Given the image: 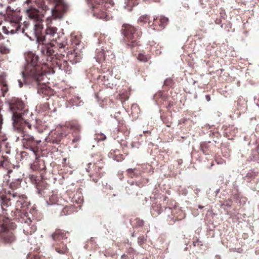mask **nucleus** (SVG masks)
<instances>
[{"mask_svg":"<svg viewBox=\"0 0 259 259\" xmlns=\"http://www.w3.org/2000/svg\"><path fill=\"white\" fill-rule=\"evenodd\" d=\"M196 193H198L200 191V189L197 188L196 189Z\"/></svg>","mask_w":259,"mask_h":259,"instance_id":"obj_52","label":"nucleus"},{"mask_svg":"<svg viewBox=\"0 0 259 259\" xmlns=\"http://www.w3.org/2000/svg\"><path fill=\"white\" fill-rule=\"evenodd\" d=\"M67 9V5L62 1L58 0L50 10L52 15L55 18L61 19Z\"/></svg>","mask_w":259,"mask_h":259,"instance_id":"obj_6","label":"nucleus"},{"mask_svg":"<svg viewBox=\"0 0 259 259\" xmlns=\"http://www.w3.org/2000/svg\"><path fill=\"white\" fill-rule=\"evenodd\" d=\"M145 241V238L144 236H141L138 238V242L140 245H142L143 243H144Z\"/></svg>","mask_w":259,"mask_h":259,"instance_id":"obj_30","label":"nucleus"},{"mask_svg":"<svg viewBox=\"0 0 259 259\" xmlns=\"http://www.w3.org/2000/svg\"><path fill=\"white\" fill-rule=\"evenodd\" d=\"M93 181L95 183H97V182H98V179H93Z\"/></svg>","mask_w":259,"mask_h":259,"instance_id":"obj_51","label":"nucleus"},{"mask_svg":"<svg viewBox=\"0 0 259 259\" xmlns=\"http://www.w3.org/2000/svg\"><path fill=\"white\" fill-rule=\"evenodd\" d=\"M201 2H202V0H200V3L201 4H202Z\"/></svg>","mask_w":259,"mask_h":259,"instance_id":"obj_59","label":"nucleus"},{"mask_svg":"<svg viewBox=\"0 0 259 259\" xmlns=\"http://www.w3.org/2000/svg\"><path fill=\"white\" fill-rule=\"evenodd\" d=\"M53 143H56L57 144H59L60 143V140H53Z\"/></svg>","mask_w":259,"mask_h":259,"instance_id":"obj_42","label":"nucleus"},{"mask_svg":"<svg viewBox=\"0 0 259 259\" xmlns=\"http://www.w3.org/2000/svg\"><path fill=\"white\" fill-rule=\"evenodd\" d=\"M93 15L94 16L97 17V18L104 20L106 21L109 19V16L103 11H100L98 12H94Z\"/></svg>","mask_w":259,"mask_h":259,"instance_id":"obj_17","label":"nucleus"},{"mask_svg":"<svg viewBox=\"0 0 259 259\" xmlns=\"http://www.w3.org/2000/svg\"><path fill=\"white\" fill-rule=\"evenodd\" d=\"M26 220L24 221V222L28 224V225H30L31 223V220L30 219V218L28 217V215H26Z\"/></svg>","mask_w":259,"mask_h":259,"instance_id":"obj_34","label":"nucleus"},{"mask_svg":"<svg viewBox=\"0 0 259 259\" xmlns=\"http://www.w3.org/2000/svg\"><path fill=\"white\" fill-rule=\"evenodd\" d=\"M18 83H19V86L20 88H22L23 87V83L25 84L24 82V80H23V81H22L21 80L18 79Z\"/></svg>","mask_w":259,"mask_h":259,"instance_id":"obj_38","label":"nucleus"},{"mask_svg":"<svg viewBox=\"0 0 259 259\" xmlns=\"http://www.w3.org/2000/svg\"><path fill=\"white\" fill-rule=\"evenodd\" d=\"M257 172L255 171H251L246 175L245 178L248 182H249L254 179L255 177L257 176Z\"/></svg>","mask_w":259,"mask_h":259,"instance_id":"obj_21","label":"nucleus"},{"mask_svg":"<svg viewBox=\"0 0 259 259\" xmlns=\"http://www.w3.org/2000/svg\"><path fill=\"white\" fill-rule=\"evenodd\" d=\"M198 208H200V209H202V208L204 207V206H203L201 205H199L198 206Z\"/></svg>","mask_w":259,"mask_h":259,"instance_id":"obj_50","label":"nucleus"},{"mask_svg":"<svg viewBox=\"0 0 259 259\" xmlns=\"http://www.w3.org/2000/svg\"><path fill=\"white\" fill-rule=\"evenodd\" d=\"M27 36L29 38V39L33 40L31 37L29 36L28 35H27Z\"/></svg>","mask_w":259,"mask_h":259,"instance_id":"obj_55","label":"nucleus"},{"mask_svg":"<svg viewBox=\"0 0 259 259\" xmlns=\"http://www.w3.org/2000/svg\"><path fill=\"white\" fill-rule=\"evenodd\" d=\"M96 49L95 51V58L97 62H101L102 60H105L106 57V53L103 47H100Z\"/></svg>","mask_w":259,"mask_h":259,"instance_id":"obj_9","label":"nucleus"},{"mask_svg":"<svg viewBox=\"0 0 259 259\" xmlns=\"http://www.w3.org/2000/svg\"><path fill=\"white\" fill-rule=\"evenodd\" d=\"M173 81L170 78H167L164 81L163 85L165 86L171 87Z\"/></svg>","mask_w":259,"mask_h":259,"instance_id":"obj_24","label":"nucleus"},{"mask_svg":"<svg viewBox=\"0 0 259 259\" xmlns=\"http://www.w3.org/2000/svg\"><path fill=\"white\" fill-rule=\"evenodd\" d=\"M129 184H131V186L134 185L135 184V182L132 181V182H128Z\"/></svg>","mask_w":259,"mask_h":259,"instance_id":"obj_45","label":"nucleus"},{"mask_svg":"<svg viewBox=\"0 0 259 259\" xmlns=\"http://www.w3.org/2000/svg\"><path fill=\"white\" fill-rule=\"evenodd\" d=\"M11 200L12 199L8 198L6 195H2L0 196V205L3 211H7V209L5 208V207L7 208L9 206H11Z\"/></svg>","mask_w":259,"mask_h":259,"instance_id":"obj_10","label":"nucleus"},{"mask_svg":"<svg viewBox=\"0 0 259 259\" xmlns=\"http://www.w3.org/2000/svg\"><path fill=\"white\" fill-rule=\"evenodd\" d=\"M103 78H104V79L105 81H106V79H107V81L109 80L108 77H107V78H106V77L105 76H104Z\"/></svg>","mask_w":259,"mask_h":259,"instance_id":"obj_48","label":"nucleus"},{"mask_svg":"<svg viewBox=\"0 0 259 259\" xmlns=\"http://www.w3.org/2000/svg\"><path fill=\"white\" fill-rule=\"evenodd\" d=\"M56 65L59 69L64 70L65 73L68 74L71 73V67L68 65L67 61H64L63 63L57 62Z\"/></svg>","mask_w":259,"mask_h":259,"instance_id":"obj_12","label":"nucleus"},{"mask_svg":"<svg viewBox=\"0 0 259 259\" xmlns=\"http://www.w3.org/2000/svg\"><path fill=\"white\" fill-rule=\"evenodd\" d=\"M24 141L23 142L24 148L32 151L34 154H36L37 150H36V146L40 141H35L33 137H29L28 138H24Z\"/></svg>","mask_w":259,"mask_h":259,"instance_id":"obj_7","label":"nucleus"},{"mask_svg":"<svg viewBox=\"0 0 259 259\" xmlns=\"http://www.w3.org/2000/svg\"><path fill=\"white\" fill-rule=\"evenodd\" d=\"M138 22L139 24H145L148 22L149 25H151L152 23L149 20V17L147 15H143L140 16L138 19Z\"/></svg>","mask_w":259,"mask_h":259,"instance_id":"obj_19","label":"nucleus"},{"mask_svg":"<svg viewBox=\"0 0 259 259\" xmlns=\"http://www.w3.org/2000/svg\"><path fill=\"white\" fill-rule=\"evenodd\" d=\"M13 105L14 106H12L11 109L16 110L15 111H13L12 117L14 127L15 126V124L21 126L24 123L29 128H31V125L23 118V114H24V113H20L17 111V110L20 111L24 108V103L21 100H18Z\"/></svg>","mask_w":259,"mask_h":259,"instance_id":"obj_4","label":"nucleus"},{"mask_svg":"<svg viewBox=\"0 0 259 259\" xmlns=\"http://www.w3.org/2000/svg\"><path fill=\"white\" fill-rule=\"evenodd\" d=\"M187 248H187V247H186L185 248V249H184V250H186L187 249Z\"/></svg>","mask_w":259,"mask_h":259,"instance_id":"obj_58","label":"nucleus"},{"mask_svg":"<svg viewBox=\"0 0 259 259\" xmlns=\"http://www.w3.org/2000/svg\"><path fill=\"white\" fill-rule=\"evenodd\" d=\"M109 87L110 88H112V86H111V85H109Z\"/></svg>","mask_w":259,"mask_h":259,"instance_id":"obj_60","label":"nucleus"},{"mask_svg":"<svg viewBox=\"0 0 259 259\" xmlns=\"http://www.w3.org/2000/svg\"><path fill=\"white\" fill-rule=\"evenodd\" d=\"M23 205V202L20 199H17L16 200V207L18 208H22Z\"/></svg>","mask_w":259,"mask_h":259,"instance_id":"obj_25","label":"nucleus"},{"mask_svg":"<svg viewBox=\"0 0 259 259\" xmlns=\"http://www.w3.org/2000/svg\"><path fill=\"white\" fill-rule=\"evenodd\" d=\"M232 202L231 200L228 199L226 201L225 205L228 207H230L232 205Z\"/></svg>","mask_w":259,"mask_h":259,"instance_id":"obj_32","label":"nucleus"},{"mask_svg":"<svg viewBox=\"0 0 259 259\" xmlns=\"http://www.w3.org/2000/svg\"><path fill=\"white\" fill-rule=\"evenodd\" d=\"M42 45L40 48L41 54L47 56V61H54V60L60 59L64 56V55L58 54L54 50L56 48H54V45L52 43L49 42H41Z\"/></svg>","mask_w":259,"mask_h":259,"instance_id":"obj_5","label":"nucleus"},{"mask_svg":"<svg viewBox=\"0 0 259 259\" xmlns=\"http://www.w3.org/2000/svg\"><path fill=\"white\" fill-rule=\"evenodd\" d=\"M34 259H40V257L39 256H38L37 255H34Z\"/></svg>","mask_w":259,"mask_h":259,"instance_id":"obj_49","label":"nucleus"},{"mask_svg":"<svg viewBox=\"0 0 259 259\" xmlns=\"http://www.w3.org/2000/svg\"><path fill=\"white\" fill-rule=\"evenodd\" d=\"M218 21H219V22H220V21H221V20L220 19V20H219Z\"/></svg>","mask_w":259,"mask_h":259,"instance_id":"obj_63","label":"nucleus"},{"mask_svg":"<svg viewBox=\"0 0 259 259\" xmlns=\"http://www.w3.org/2000/svg\"><path fill=\"white\" fill-rule=\"evenodd\" d=\"M136 224L137 226L140 227H142L144 225V221L143 220H141L139 219H136Z\"/></svg>","mask_w":259,"mask_h":259,"instance_id":"obj_31","label":"nucleus"},{"mask_svg":"<svg viewBox=\"0 0 259 259\" xmlns=\"http://www.w3.org/2000/svg\"><path fill=\"white\" fill-rule=\"evenodd\" d=\"M154 20L157 21L160 27L162 28H165L169 22V19L163 15H160L159 17L154 18Z\"/></svg>","mask_w":259,"mask_h":259,"instance_id":"obj_14","label":"nucleus"},{"mask_svg":"<svg viewBox=\"0 0 259 259\" xmlns=\"http://www.w3.org/2000/svg\"><path fill=\"white\" fill-rule=\"evenodd\" d=\"M120 32L123 36L122 41L127 48L134 50L135 47L139 45L138 39L140 34L135 27L124 23L122 25Z\"/></svg>","mask_w":259,"mask_h":259,"instance_id":"obj_3","label":"nucleus"},{"mask_svg":"<svg viewBox=\"0 0 259 259\" xmlns=\"http://www.w3.org/2000/svg\"><path fill=\"white\" fill-rule=\"evenodd\" d=\"M212 165H213V163H211V166H212Z\"/></svg>","mask_w":259,"mask_h":259,"instance_id":"obj_61","label":"nucleus"},{"mask_svg":"<svg viewBox=\"0 0 259 259\" xmlns=\"http://www.w3.org/2000/svg\"><path fill=\"white\" fill-rule=\"evenodd\" d=\"M48 10H50V9L44 2H41L37 8H34L29 10V18L36 22L34 25V34L36 42L39 44L40 42L56 40L58 37L57 29L56 27H48L45 34L42 32L43 25L41 18L44 17Z\"/></svg>","mask_w":259,"mask_h":259,"instance_id":"obj_2","label":"nucleus"},{"mask_svg":"<svg viewBox=\"0 0 259 259\" xmlns=\"http://www.w3.org/2000/svg\"><path fill=\"white\" fill-rule=\"evenodd\" d=\"M162 92H161V91H159L158 92V93H157L156 94H155V95H153V100H156L158 98H160L162 97Z\"/></svg>","mask_w":259,"mask_h":259,"instance_id":"obj_26","label":"nucleus"},{"mask_svg":"<svg viewBox=\"0 0 259 259\" xmlns=\"http://www.w3.org/2000/svg\"><path fill=\"white\" fill-rule=\"evenodd\" d=\"M256 105L259 108V104H256Z\"/></svg>","mask_w":259,"mask_h":259,"instance_id":"obj_57","label":"nucleus"},{"mask_svg":"<svg viewBox=\"0 0 259 259\" xmlns=\"http://www.w3.org/2000/svg\"><path fill=\"white\" fill-rule=\"evenodd\" d=\"M0 238L2 242L6 245H11L16 241L15 235L10 231H6L1 233Z\"/></svg>","mask_w":259,"mask_h":259,"instance_id":"obj_8","label":"nucleus"},{"mask_svg":"<svg viewBox=\"0 0 259 259\" xmlns=\"http://www.w3.org/2000/svg\"><path fill=\"white\" fill-rule=\"evenodd\" d=\"M12 196L14 199H16V200L18 198L21 199L20 196L17 193H13L12 194Z\"/></svg>","mask_w":259,"mask_h":259,"instance_id":"obj_35","label":"nucleus"},{"mask_svg":"<svg viewBox=\"0 0 259 259\" xmlns=\"http://www.w3.org/2000/svg\"><path fill=\"white\" fill-rule=\"evenodd\" d=\"M12 23H13V22H12ZM14 23L16 25L15 30L17 33L21 30V25L20 23L17 22H14Z\"/></svg>","mask_w":259,"mask_h":259,"instance_id":"obj_29","label":"nucleus"},{"mask_svg":"<svg viewBox=\"0 0 259 259\" xmlns=\"http://www.w3.org/2000/svg\"><path fill=\"white\" fill-rule=\"evenodd\" d=\"M0 82L3 83L2 91L3 96L4 97L5 93H7L8 91V88L7 84L5 82V80L4 79L3 75L0 76Z\"/></svg>","mask_w":259,"mask_h":259,"instance_id":"obj_20","label":"nucleus"},{"mask_svg":"<svg viewBox=\"0 0 259 259\" xmlns=\"http://www.w3.org/2000/svg\"><path fill=\"white\" fill-rule=\"evenodd\" d=\"M126 257H127V255L125 254H122L121 256V259H126Z\"/></svg>","mask_w":259,"mask_h":259,"instance_id":"obj_44","label":"nucleus"},{"mask_svg":"<svg viewBox=\"0 0 259 259\" xmlns=\"http://www.w3.org/2000/svg\"><path fill=\"white\" fill-rule=\"evenodd\" d=\"M135 185H136V186H137L140 188L144 186L143 182H142L141 181H136Z\"/></svg>","mask_w":259,"mask_h":259,"instance_id":"obj_36","label":"nucleus"},{"mask_svg":"<svg viewBox=\"0 0 259 259\" xmlns=\"http://www.w3.org/2000/svg\"><path fill=\"white\" fill-rule=\"evenodd\" d=\"M136 170V169L129 168L127 170V174L132 177V175H133L134 171Z\"/></svg>","mask_w":259,"mask_h":259,"instance_id":"obj_37","label":"nucleus"},{"mask_svg":"<svg viewBox=\"0 0 259 259\" xmlns=\"http://www.w3.org/2000/svg\"><path fill=\"white\" fill-rule=\"evenodd\" d=\"M81 138L80 136H76L72 139L73 143H76L80 141Z\"/></svg>","mask_w":259,"mask_h":259,"instance_id":"obj_33","label":"nucleus"},{"mask_svg":"<svg viewBox=\"0 0 259 259\" xmlns=\"http://www.w3.org/2000/svg\"><path fill=\"white\" fill-rule=\"evenodd\" d=\"M216 23H219V21H218V22H217V21H216Z\"/></svg>","mask_w":259,"mask_h":259,"instance_id":"obj_62","label":"nucleus"},{"mask_svg":"<svg viewBox=\"0 0 259 259\" xmlns=\"http://www.w3.org/2000/svg\"><path fill=\"white\" fill-rule=\"evenodd\" d=\"M55 249L57 252L60 254H65L67 252V248L66 245L63 244L62 248L56 247Z\"/></svg>","mask_w":259,"mask_h":259,"instance_id":"obj_22","label":"nucleus"},{"mask_svg":"<svg viewBox=\"0 0 259 259\" xmlns=\"http://www.w3.org/2000/svg\"><path fill=\"white\" fill-rule=\"evenodd\" d=\"M4 33H5L6 34H9V31L8 30H4Z\"/></svg>","mask_w":259,"mask_h":259,"instance_id":"obj_46","label":"nucleus"},{"mask_svg":"<svg viewBox=\"0 0 259 259\" xmlns=\"http://www.w3.org/2000/svg\"><path fill=\"white\" fill-rule=\"evenodd\" d=\"M198 242V240L196 241H193V245L194 246H196L197 245V243Z\"/></svg>","mask_w":259,"mask_h":259,"instance_id":"obj_47","label":"nucleus"},{"mask_svg":"<svg viewBox=\"0 0 259 259\" xmlns=\"http://www.w3.org/2000/svg\"><path fill=\"white\" fill-rule=\"evenodd\" d=\"M105 0H87V2L92 9L97 8L98 6L104 4Z\"/></svg>","mask_w":259,"mask_h":259,"instance_id":"obj_15","label":"nucleus"},{"mask_svg":"<svg viewBox=\"0 0 259 259\" xmlns=\"http://www.w3.org/2000/svg\"><path fill=\"white\" fill-rule=\"evenodd\" d=\"M39 57L30 53L26 57V65L21 72L22 78L25 84L36 87L37 92L39 95H48L49 90L45 83H41L46 75L41 67L38 64Z\"/></svg>","mask_w":259,"mask_h":259,"instance_id":"obj_1","label":"nucleus"},{"mask_svg":"<svg viewBox=\"0 0 259 259\" xmlns=\"http://www.w3.org/2000/svg\"><path fill=\"white\" fill-rule=\"evenodd\" d=\"M109 74H112V71L108 70Z\"/></svg>","mask_w":259,"mask_h":259,"instance_id":"obj_53","label":"nucleus"},{"mask_svg":"<svg viewBox=\"0 0 259 259\" xmlns=\"http://www.w3.org/2000/svg\"><path fill=\"white\" fill-rule=\"evenodd\" d=\"M205 99L207 102H209L211 100V98L209 95H205Z\"/></svg>","mask_w":259,"mask_h":259,"instance_id":"obj_41","label":"nucleus"},{"mask_svg":"<svg viewBox=\"0 0 259 259\" xmlns=\"http://www.w3.org/2000/svg\"><path fill=\"white\" fill-rule=\"evenodd\" d=\"M66 234L67 233L64 232L60 230H57L52 234V237L54 240L65 239L67 238Z\"/></svg>","mask_w":259,"mask_h":259,"instance_id":"obj_13","label":"nucleus"},{"mask_svg":"<svg viewBox=\"0 0 259 259\" xmlns=\"http://www.w3.org/2000/svg\"><path fill=\"white\" fill-rule=\"evenodd\" d=\"M68 57L69 61L72 64H75L79 62L81 58L80 54L74 51L68 53Z\"/></svg>","mask_w":259,"mask_h":259,"instance_id":"obj_11","label":"nucleus"},{"mask_svg":"<svg viewBox=\"0 0 259 259\" xmlns=\"http://www.w3.org/2000/svg\"><path fill=\"white\" fill-rule=\"evenodd\" d=\"M22 33H24V30L23 29L22 30Z\"/></svg>","mask_w":259,"mask_h":259,"instance_id":"obj_56","label":"nucleus"},{"mask_svg":"<svg viewBox=\"0 0 259 259\" xmlns=\"http://www.w3.org/2000/svg\"><path fill=\"white\" fill-rule=\"evenodd\" d=\"M138 59L139 60L142 62H146L147 61V58L144 55L141 54L139 55Z\"/></svg>","mask_w":259,"mask_h":259,"instance_id":"obj_28","label":"nucleus"},{"mask_svg":"<svg viewBox=\"0 0 259 259\" xmlns=\"http://www.w3.org/2000/svg\"><path fill=\"white\" fill-rule=\"evenodd\" d=\"M101 136V137L100 138V140H101V141H104L106 138V136L103 134H102Z\"/></svg>","mask_w":259,"mask_h":259,"instance_id":"obj_40","label":"nucleus"},{"mask_svg":"<svg viewBox=\"0 0 259 259\" xmlns=\"http://www.w3.org/2000/svg\"><path fill=\"white\" fill-rule=\"evenodd\" d=\"M209 143H210V142H203L200 144V149L205 155L208 154V152L209 150Z\"/></svg>","mask_w":259,"mask_h":259,"instance_id":"obj_18","label":"nucleus"},{"mask_svg":"<svg viewBox=\"0 0 259 259\" xmlns=\"http://www.w3.org/2000/svg\"><path fill=\"white\" fill-rule=\"evenodd\" d=\"M37 189V193L40 196H42L45 193L44 191V186L42 185L38 184L36 186Z\"/></svg>","mask_w":259,"mask_h":259,"instance_id":"obj_23","label":"nucleus"},{"mask_svg":"<svg viewBox=\"0 0 259 259\" xmlns=\"http://www.w3.org/2000/svg\"><path fill=\"white\" fill-rule=\"evenodd\" d=\"M16 33V32L15 29H12L10 31H9V34L10 33L11 34H14Z\"/></svg>","mask_w":259,"mask_h":259,"instance_id":"obj_43","label":"nucleus"},{"mask_svg":"<svg viewBox=\"0 0 259 259\" xmlns=\"http://www.w3.org/2000/svg\"><path fill=\"white\" fill-rule=\"evenodd\" d=\"M83 102L79 101V103L77 104L72 105V106H76V107H80V106H81L82 105H83Z\"/></svg>","mask_w":259,"mask_h":259,"instance_id":"obj_39","label":"nucleus"},{"mask_svg":"<svg viewBox=\"0 0 259 259\" xmlns=\"http://www.w3.org/2000/svg\"><path fill=\"white\" fill-rule=\"evenodd\" d=\"M69 213L68 212V209L66 207H64L63 208H62V210L60 212V215L63 216V215H67L69 214Z\"/></svg>","mask_w":259,"mask_h":259,"instance_id":"obj_27","label":"nucleus"},{"mask_svg":"<svg viewBox=\"0 0 259 259\" xmlns=\"http://www.w3.org/2000/svg\"><path fill=\"white\" fill-rule=\"evenodd\" d=\"M259 158V146L252 150L251 153L248 158V161H257Z\"/></svg>","mask_w":259,"mask_h":259,"instance_id":"obj_16","label":"nucleus"},{"mask_svg":"<svg viewBox=\"0 0 259 259\" xmlns=\"http://www.w3.org/2000/svg\"><path fill=\"white\" fill-rule=\"evenodd\" d=\"M219 191H220V189H218V190H216V193H217H217H218L219 192Z\"/></svg>","mask_w":259,"mask_h":259,"instance_id":"obj_54","label":"nucleus"}]
</instances>
